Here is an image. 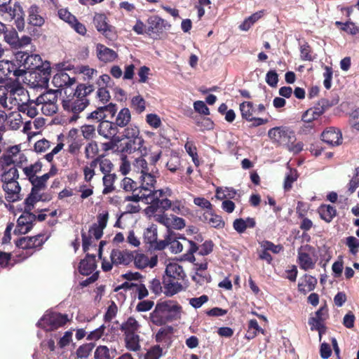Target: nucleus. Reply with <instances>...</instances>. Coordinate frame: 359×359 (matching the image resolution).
<instances>
[{"mask_svg": "<svg viewBox=\"0 0 359 359\" xmlns=\"http://www.w3.org/2000/svg\"><path fill=\"white\" fill-rule=\"evenodd\" d=\"M141 192L135 194L133 192L131 196H128L126 197L125 201H133L136 204H137L140 201H143L146 204H149L144 211L147 216H151L154 215L156 212V207H162L164 208H167L170 202L165 198H161L163 196H172L173 192L172 189L169 187H164L163 189H159L158 190L150 191L148 193H142L140 194Z\"/></svg>", "mask_w": 359, "mask_h": 359, "instance_id": "f257e3e1", "label": "nucleus"}, {"mask_svg": "<svg viewBox=\"0 0 359 359\" xmlns=\"http://www.w3.org/2000/svg\"><path fill=\"white\" fill-rule=\"evenodd\" d=\"M93 90V85L79 84L72 95H69L63 99L64 109L72 113V116L69 118V122L76 121L79 118V114L89 104L87 96Z\"/></svg>", "mask_w": 359, "mask_h": 359, "instance_id": "f03ea898", "label": "nucleus"}, {"mask_svg": "<svg viewBox=\"0 0 359 359\" xmlns=\"http://www.w3.org/2000/svg\"><path fill=\"white\" fill-rule=\"evenodd\" d=\"M67 321V315L47 311L39 320L37 325L45 331L49 332L65 325Z\"/></svg>", "mask_w": 359, "mask_h": 359, "instance_id": "7ed1b4c3", "label": "nucleus"}, {"mask_svg": "<svg viewBox=\"0 0 359 359\" xmlns=\"http://www.w3.org/2000/svg\"><path fill=\"white\" fill-rule=\"evenodd\" d=\"M50 65L48 62H45L41 67L29 73L30 86L34 88H45L50 77Z\"/></svg>", "mask_w": 359, "mask_h": 359, "instance_id": "20e7f679", "label": "nucleus"}, {"mask_svg": "<svg viewBox=\"0 0 359 359\" xmlns=\"http://www.w3.org/2000/svg\"><path fill=\"white\" fill-rule=\"evenodd\" d=\"M8 93L6 95V104L8 107L4 108L12 109L13 107L21 106L25 101H28L29 95L27 91L20 85H11L6 87Z\"/></svg>", "mask_w": 359, "mask_h": 359, "instance_id": "39448f33", "label": "nucleus"}, {"mask_svg": "<svg viewBox=\"0 0 359 359\" xmlns=\"http://www.w3.org/2000/svg\"><path fill=\"white\" fill-rule=\"evenodd\" d=\"M43 243V235L21 238L16 243V245L22 250V251L19 252V256H22V259L29 257L33 254L34 250L40 248Z\"/></svg>", "mask_w": 359, "mask_h": 359, "instance_id": "423d86ee", "label": "nucleus"}, {"mask_svg": "<svg viewBox=\"0 0 359 359\" xmlns=\"http://www.w3.org/2000/svg\"><path fill=\"white\" fill-rule=\"evenodd\" d=\"M268 137L273 144L279 146H285L295 139L294 132L285 126L271 128L268 131Z\"/></svg>", "mask_w": 359, "mask_h": 359, "instance_id": "0eeeda50", "label": "nucleus"}, {"mask_svg": "<svg viewBox=\"0 0 359 359\" xmlns=\"http://www.w3.org/2000/svg\"><path fill=\"white\" fill-rule=\"evenodd\" d=\"M25 75V69L18 67L13 61L0 60V83L8 79H19Z\"/></svg>", "mask_w": 359, "mask_h": 359, "instance_id": "6e6552de", "label": "nucleus"}, {"mask_svg": "<svg viewBox=\"0 0 359 359\" xmlns=\"http://www.w3.org/2000/svg\"><path fill=\"white\" fill-rule=\"evenodd\" d=\"M146 33L153 38L163 34L165 30L169 29L171 25L158 15L151 16L147 19Z\"/></svg>", "mask_w": 359, "mask_h": 359, "instance_id": "1a4fd4ad", "label": "nucleus"}, {"mask_svg": "<svg viewBox=\"0 0 359 359\" xmlns=\"http://www.w3.org/2000/svg\"><path fill=\"white\" fill-rule=\"evenodd\" d=\"M93 22L97 30L101 32L107 39L112 41L116 38L115 28L109 25L107 16L103 13H96Z\"/></svg>", "mask_w": 359, "mask_h": 359, "instance_id": "9d476101", "label": "nucleus"}, {"mask_svg": "<svg viewBox=\"0 0 359 359\" xmlns=\"http://www.w3.org/2000/svg\"><path fill=\"white\" fill-rule=\"evenodd\" d=\"M313 255V249L309 245L302 246L298 250V263L301 269L307 271L315 267L316 260Z\"/></svg>", "mask_w": 359, "mask_h": 359, "instance_id": "9b49d317", "label": "nucleus"}, {"mask_svg": "<svg viewBox=\"0 0 359 359\" xmlns=\"http://www.w3.org/2000/svg\"><path fill=\"white\" fill-rule=\"evenodd\" d=\"M170 234H172V238L169 241V245L172 252L175 254L180 253L182 251L184 248H187V252L190 254H193L197 251L198 246L194 241L183 238V242H180L177 240L178 238L173 231H170Z\"/></svg>", "mask_w": 359, "mask_h": 359, "instance_id": "f8f14e48", "label": "nucleus"}, {"mask_svg": "<svg viewBox=\"0 0 359 359\" xmlns=\"http://www.w3.org/2000/svg\"><path fill=\"white\" fill-rule=\"evenodd\" d=\"M36 216L28 211L24 212L20 216L17 221V226L14 230L15 233L25 234L33 227Z\"/></svg>", "mask_w": 359, "mask_h": 359, "instance_id": "ddd939ff", "label": "nucleus"}, {"mask_svg": "<svg viewBox=\"0 0 359 359\" xmlns=\"http://www.w3.org/2000/svg\"><path fill=\"white\" fill-rule=\"evenodd\" d=\"M158 176V170H154V167L151 168L150 170L142 174L140 176V186L139 187L140 192L142 190L150 192V191L155 190V185L156 183V178Z\"/></svg>", "mask_w": 359, "mask_h": 359, "instance_id": "4468645a", "label": "nucleus"}, {"mask_svg": "<svg viewBox=\"0 0 359 359\" xmlns=\"http://www.w3.org/2000/svg\"><path fill=\"white\" fill-rule=\"evenodd\" d=\"M111 261L114 264L128 265L134 259V252L128 250H112L110 253Z\"/></svg>", "mask_w": 359, "mask_h": 359, "instance_id": "2eb2a0df", "label": "nucleus"}, {"mask_svg": "<svg viewBox=\"0 0 359 359\" xmlns=\"http://www.w3.org/2000/svg\"><path fill=\"white\" fill-rule=\"evenodd\" d=\"M96 55L100 62L111 63L118 58V53L102 43L96 45Z\"/></svg>", "mask_w": 359, "mask_h": 359, "instance_id": "dca6fc26", "label": "nucleus"}, {"mask_svg": "<svg viewBox=\"0 0 359 359\" xmlns=\"http://www.w3.org/2000/svg\"><path fill=\"white\" fill-rule=\"evenodd\" d=\"M322 140L331 146H338L342 142L341 131L335 128H326L321 134Z\"/></svg>", "mask_w": 359, "mask_h": 359, "instance_id": "f3484780", "label": "nucleus"}, {"mask_svg": "<svg viewBox=\"0 0 359 359\" xmlns=\"http://www.w3.org/2000/svg\"><path fill=\"white\" fill-rule=\"evenodd\" d=\"M7 14L12 20H15V25L18 30L21 31L25 27L24 12L19 4H15L13 7L7 8Z\"/></svg>", "mask_w": 359, "mask_h": 359, "instance_id": "a211bd4d", "label": "nucleus"}, {"mask_svg": "<svg viewBox=\"0 0 359 359\" xmlns=\"http://www.w3.org/2000/svg\"><path fill=\"white\" fill-rule=\"evenodd\" d=\"M2 189L5 192V198L8 201L15 202L21 198V187L18 182L2 184Z\"/></svg>", "mask_w": 359, "mask_h": 359, "instance_id": "6ab92c4d", "label": "nucleus"}, {"mask_svg": "<svg viewBox=\"0 0 359 359\" xmlns=\"http://www.w3.org/2000/svg\"><path fill=\"white\" fill-rule=\"evenodd\" d=\"M165 274L169 279L175 280H184L187 277L182 266L175 262H170L167 264Z\"/></svg>", "mask_w": 359, "mask_h": 359, "instance_id": "aec40b11", "label": "nucleus"}, {"mask_svg": "<svg viewBox=\"0 0 359 359\" xmlns=\"http://www.w3.org/2000/svg\"><path fill=\"white\" fill-rule=\"evenodd\" d=\"M163 311L170 318H177L180 317L182 312V306L176 302L172 300H167L159 302Z\"/></svg>", "mask_w": 359, "mask_h": 359, "instance_id": "412c9836", "label": "nucleus"}, {"mask_svg": "<svg viewBox=\"0 0 359 359\" xmlns=\"http://www.w3.org/2000/svg\"><path fill=\"white\" fill-rule=\"evenodd\" d=\"M95 256L87 255L86 257L80 262L79 271L84 276L91 274L96 269Z\"/></svg>", "mask_w": 359, "mask_h": 359, "instance_id": "4be33fe9", "label": "nucleus"}, {"mask_svg": "<svg viewBox=\"0 0 359 359\" xmlns=\"http://www.w3.org/2000/svg\"><path fill=\"white\" fill-rule=\"evenodd\" d=\"M27 20L29 24L34 27H41L44 24L45 19L41 14V10L39 6L34 4L29 7Z\"/></svg>", "mask_w": 359, "mask_h": 359, "instance_id": "5701e85b", "label": "nucleus"}, {"mask_svg": "<svg viewBox=\"0 0 359 359\" xmlns=\"http://www.w3.org/2000/svg\"><path fill=\"white\" fill-rule=\"evenodd\" d=\"M149 320L153 324L158 326L165 325L169 320L168 316L163 311L159 302L156 304L154 309L150 313Z\"/></svg>", "mask_w": 359, "mask_h": 359, "instance_id": "b1692460", "label": "nucleus"}, {"mask_svg": "<svg viewBox=\"0 0 359 359\" xmlns=\"http://www.w3.org/2000/svg\"><path fill=\"white\" fill-rule=\"evenodd\" d=\"M97 132L105 139L111 140L116 135L117 128L112 122L102 121L99 124Z\"/></svg>", "mask_w": 359, "mask_h": 359, "instance_id": "393cba45", "label": "nucleus"}, {"mask_svg": "<svg viewBox=\"0 0 359 359\" xmlns=\"http://www.w3.org/2000/svg\"><path fill=\"white\" fill-rule=\"evenodd\" d=\"M76 82L74 77L71 78L64 72L57 73L52 79V83L56 88L69 87Z\"/></svg>", "mask_w": 359, "mask_h": 359, "instance_id": "a878e982", "label": "nucleus"}, {"mask_svg": "<svg viewBox=\"0 0 359 359\" xmlns=\"http://www.w3.org/2000/svg\"><path fill=\"white\" fill-rule=\"evenodd\" d=\"M8 154L12 159L13 167H21L22 165L27 161V158L23 152H22L18 146H13L7 150Z\"/></svg>", "mask_w": 359, "mask_h": 359, "instance_id": "bb28decb", "label": "nucleus"}, {"mask_svg": "<svg viewBox=\"0 0 359 359\" xmlns=\"http://www.w3.org/2000/svg\"><path fill=\"white\" fill-rule=\"evenodd\" d=\"M183 289L182 285L179 280L172 279H164L163 293L167 297H172L180 292Z\"/></svg>", "mask_w": 359, "mask_h": 359, "instance_id": "cd10ccee", "label": "nucleus"}, {"mask_svg": "<svg viewBox=\"0 0 359 359\" xmlns=\"http://www.w3.org/2000/svg\"><path fill=\"white\" fill-rule=\"evenodd\" d=\"M170 196H163L161 198H166L170 204L167 208H164L162 207H156V212H165L169 209H171L172 212L177 215H184L188 212L187 209L182 204L181 201L177 200L175 201H171L168 198Z\"/></svg>", "mask_w": 359, "mask_h": 359, "instance_id": "c85d7f7f", "label": "nucleus"}, {"mask_svg": "<svg viewBox=\"0 0 359 359\" xmlns=\"http://www.w3.org/2000/svg\"><path fill=\"white\" fill-rule=\"evenodd\" d=\"M239 109L243 118L248 121H252L254 115L256 114V110L251 102H243L240 104Z\"/></svg>", "mask_w": 359, "mask_h": 359, "instance_id": "c756f323", "label": "nucleus"}, {"mask_svg": "<svg viewBox=\"0 0 359 359\" xmlns=\"http://www.w3.org/2000/svg\"><path fill=\"white\" fill-rule=\"evenodd\" d=\"M38 105L36 100H29L28 98V101H25L21 106H19L18 111L19 112L27 114L31 118H34L38 114V110L36 109V106Z\"/></svg>", "mask_w": 359, "mask_h": 359, "instance_id": "7c9ffc66", "label": "nucleus"}, {"mask_svg": "<svg viewBox=\"0 0 359 359\" xmlns=\"http://www.w3.org/2000/svg\"><path fill=\"white\" fill-rule=\"evenodd\" d=\"M140 130L137 126H130L123 131V136L126 139H133V143L137 145H143L144 140L139 135Z\"/></svg>", "mask_w": 359, "mask_h": 359, "instance_id": "2f4dec72", "label": "nucleus"}, {"mask_svg": "<svg viewBox=\"0 0 359 359\" xmlns=\"http://www.w3.org/2000/svg\"><path fill=\"white\" fill-rule=\"evenodd\" d=\"M27 61L22 69H25V74H27V70H34L39 68L44 63L42 62V60L40 55L36 54H32L27 55Z\"/></svg>", "mask_w": 359, "mask_h": 359, "instance_id": "473e14b6", "label": "nucleus"}, {"mask_svg": "<svg viewBox=\"0 0 359 359\" xmlns=\"http://www.w3.org/2000/svg\"><path fill=\"white\" fill-rule=\"evenodd\" d=\"M318 212L322 219L326 222H330L337 215L336 209L330 205H322L318 209Z\"/></svg>", "mask_w": 359, "mask_h": 359, "instance_id": "72a5a7b5", "label": "nucleus"}, {"mask_svg": "<svg viewBox=\"0 0 359 359\" xmlns=\"http://www.w3.org/2000/svg\"><path fill=\"white\" fill-rule=\"evenodd\" d=\"M18 178H19L18 170L15 167H11L8 170L3 171L1 175V180L2 184H5L6 183L10 184L11 182H18Z\"/></svg>", "mask_w": 359, "mask_h": 359, "instance_id": "f704fd0d", "label": "nucleus"}, {"mask_svg": "<svg viewBox=\"0 0 359 359\" xmlns=\"http://www.w3.org/2000/svg\"><path fill=\"white\" fill-rule=\"evenodd\" d=\"M317 284V279L311 276H306L305 280L298 284V290L299 292L306 294L314 290Z\"/></svg>", "mask_w": 359, "mask_h": 359, "instance_id": "c9c22d12", "label": "nucleus"}, {"mask_svg": "<svg viewBox=\"0 0 359 359\" xmlns=\"http://www.w3.org/2000/svg\"><path fill=\"white\" fill-rule=\"evenodd\" d=\"M6 121L8 127L14 130L19 129L22 123V118L19 111L10 113L7 115Z\"/></svg>", "mask_w": 359, "mask_h": 359, "instance_id": "e433bc0d", "label": "nucleus"}, {"mask_svg": "<svg viewBox=\"0 0 359 359\" xmlns=\"http://www.w3.org/2000/svg\"><path fill=\"white\" fill-rule=\"evenodd\" d=\"M132 167L134 171L140 173V175L151 170L147 162L142 156L137 157L134 159L132 163Z\"/></svg>", "mask_w": 359, "mask_h": 359, "instance_id": "4c0bfd02", "label": "nucleus"}, {"mask_svg": "<svg viewBox=\"0 0 359 359\" xmlns=\"http://www.w3.org/2000/svg\"><path fill=\"white\" fill-rule=\"evenodd\" d=\"M116 351H110L106 346H98L94 353L95 359H113Z\"/></svg>", "mask_w": 359, "mask_h": 359, "instance_id": "58836bf2", "label": "nucleus"}, {"mask_svg": "<svg viewBox=\"0 0 359 359\" xmlns=\"http://www.w3.org/2000/svg\"><path fill=\"white\" fill-rule=\"evenodd\" d=\"M116 179V175L114 173L104 175L102 178L103 185L104 187L102 190L103 194H108L115 189L114 183Z\"/></svg>", "mask_w": 359, "mask_h": 359, "instance_id": "ea45409f", "label": "nucleus"}, {"mask_svg": "<svg viewBox=\"0 0 359 359\" xmlns=\"http://www.w3.org/2000/svg\"><path fill=\"white\" fill-rule=\"evenodd\" d=\"M126 344L128 349L136 351L140 348V337L136 333L126 334Z\"/></svg>", "mask_w": 359, "mask_h": 359, "instance_id": "a19ab883", "label": "nucleus"}, {"mask_svg": "<svg viewBox=\"0 0 359 359\" xmlns=\"http://www.w3.org/2000/svg\"><path fill=\"white\" fill-rule=\"evenodd\" d=\"M42 164L41 162L37 161L33 164L29 165V166H26L23 168V172L26 177L28 178L29 181L32 179L37 177L36 175L41 170Z\"/></svg>", "mask_w": 359, "mask_h": 359, "instance_id": "79ce46f5", "label": "nucleus"}, {"mask_svg": "<svg viewBox=\"0 0 359 359\" xmlns=\"http://www.w3.org/2000/svg\"><path fill=\"white\" fill-rule=\"evenodd\" d=\"M40 201H43V196L31 191V193L25 201V211L30 212L34 208V204Z\"/></svg>", "mask_w": 359, "mask_h": 359, "instance_id": "37998d69", "label": "nucleus"}, {"mask_svg": "<svg viewBox=\"0 0 359 359\" xmlns=\"http://www.w3.org/2000/svg\"><path fill=\"white\" fill-rule=\"evenodd\" d=\"M139 328L140 324L133 317L128 318L122 325V330L124 331L125 334L136 333Z\"/></svg>", "mask_w": 359, "mask_h": 359, "instance_id": "c03bdc74", "label": "nucleus"}, {"mask_svg": "<svg viewBox=\"0 0 359 359\" xmlns=\"http://www.w3.org/2000/svg\"><path fill=\"white\" fill-rule=\"evenodd\" d=\"M130 118V110L128 108H123L117 115L116 124L119 127H124L129 123Z\"/></svg>", "mask_w": 359, "mask_h": 359, "instance_id": "a18cd8bd", "label": "nucleus"}, {"mask_svg": "<svg viewBox=\"0 0 359 359\" xmlns=\"http://www.w3.org/2000/svg\"><path fill=\"white\" fill-rule=\"evenodd\" d=\"M298 174L295 169L288 168L287 172L285 174L284 180V189L289 191L292 187V184L297 180Z\"/></svg>", "mask_w": 359, "mask_h": 359, "instance_id": "49530a36", "label": "nucleus"}, {"mask_svg": "<svg viewBox=\"0 0 359 359\" xmlns=\"http://www.w3.org/2000/svg\"><path fill=\"white\" fill-rule=\"evenodd\" d=\"M173 328L171 326L161 327L156 334V341L161 343L168 340L172 334Z\"/></svg>", "mask_w": 359, "mask_h": 359, "instance_id": "de8ad7c7", "label": "nucleus"}, {"mask_svg": "<svg viewBox=\"0 0 359 359\" xmlns=\"http://www.w3.org/2000/svg\"><path fill=\"white\" fill-rule=\"evenodd\" d=\"M133 262L136 268L143 269L148 266L149 258L142 253L134 251V259Z\"/></svg>", "mask_w": 359, "mask_h": 359, "instance_id": "09e8293b", "label": "nucleus"}, {"mask_svg": "<svg viewBox=\"0 0 359 359\" xmlns=\"http://www.w3.org/2000/svg\"><path fill=\"white\" fill-rule=\"evenodd\" d=\"M236 194V190L233 188H217L216 190V197L220 200H224L225 198H234Z\"/></svg>", "mask_w": 359, "mask_h": 359, "instance_id": "8fccbe9b", "label": "nucleus"}, {"mask_svg": "<svg viewBox=\"0 0 359 359\" xmlns=\"http://www.w3.org/2000/svg\"><path fill=\"white\" fill-rule=\"evenodd\" d=\"M157 212H156L155 213H154V215H151L150 217H154V220L156 222L165 226L168 229V231H171L170 230L171 217H169L164 212H160V213H157Z\"/></svg>", "mask_w": 359, "mask_h": 359, "instance_id": "3c124183", "label": "nucleus"}, {"mask_svg": "<svg viewBox=\"0 0 359 359\" xmlns=\"http://www.w3.org/2000/svg\"><path fill=\"white\" fill-rule=\"evenodd\" d=\"M18 34L14 29L6 30L4 32V40L13 48H17L18 44Z\"/></svg>", "mask_w": 359, "mask_h": 359, "instance_id": "603ef678", "label": "nucleus"}, {"mask_svg": "<svg viewBox=\"0 0 359 359\" xmlns=\"http://www.w3.org/2000/svg\"><path fill=\"white\" fill-rule=\"evenodd\" d=\"M322 113L323 111L319 108L309 109L302 115V121L305 123H311L317 119Z\"/></svg>", "mask_w": 359, "mask_h": 359, "instance_id": "864d4df0", "label": "nucleus"}, {"mask_svg": "<svg viewBox=\"0 0 359 359\" xmlns=\"http://www.w3.org/2000/svg\"><path fill=\"white\" fill-rule=\"evenodd\" d=\"M195 123L201 131L212 130L214 127L213 121L207 117H200L195 118Z\"/></svg>", "mask_w": 359, "mask_h": 359, "instance_id": "5fc2aeb1", "label": "nucleus"}, {"mask_svg": "<svg viewBox=\"0 0 359 359\" xmlns=\"http://www.w3.org/2000/svg\"><path fill=\"white\" fill-rule=\"evenodd\" d=\"M121 187L126 192H135L140 191L137 184L130 177H125L121 183Z\"/></svg>", "mask_w": 359, "mask_h": 359, "instance_id": "6e6d98bb", "label": "nucleus"}, {"mask_svg": "<svg viewBox=\"0 0 359 359\" xmlns=\"http://www.w3.org/2000/svg\"><path fill=\"white\" fill-rule=\"evenodd\" d=\"M144 241L153 244L157 241V228L155 225L148 227L144 232Z\"/></svg>", "mask_w": 359, "mask_h": 359, "instance_id": "4d7b16f0", "label": "nucleus"}, {"mask_svg": "<svg viewBox=\"0 0 359 359\" xmlns=\"http://www.w3.org/2000/svg\"><path fill=\"white\" fill-rule=\"evenodd\" d=\"M131 107L137 113L140 114L145 110V100L140 95L134 96L131 100Z\"/></svg>", "mask_w": 359, "mask_h": 359, "instance_id": "13d9d810", "label": "nucleus"}, {"mask_svg": "<svg viewBox=\"0 0 359 359\" xmlns=\"http://www.w3.org/2000/svg\"><path fill=\"white\" fill-rule=\"evenodd\" d=\"M205 219L208 220L209 224L215 228H222L224 226V222L221 216L214 215L211 212H208L205 215Z\"/></svg>", "mask_w": 359, "mask_h": 359, "instance_id": "bf43d9fd", "label": "nucleus"}, {"mask_svg": "<svg viewBox=\"0 0 359 359\" xmlns=\"http://www.w3.org/2000/svg\"><path fill=\"white\" fill-rule=\"evenodd\" d=\"M259 244L262 249L271 251L273 254H278L283 250V247L281 245H275L269 241H262L259 242Z\"/></svg>", "mask_w": 359, "mask_h": 359, "instance_id": "052dcab7", "label": "nucleus"}, {"mask_svg": "<svg viewBox=\"0 0 359 359\" xmlns=\"http://www.w3.org/2000/svg\"><path fill=\"white\" fill-rule=\"evenodd\" d=\"M98 164L97 160H93L88 165L83 168L84 180L86 182H89L91 181L95 175V168Z\"/></svg>", "mask_w": 359, "mask_h": 359, "instance_id": "680f3d73", "label": "nucleus"}, {"mask_svg": "<svg viewBox=\"0 0 359 359\" xmlns=\"http://www.w3.org/2000/svg\"><path fill=\"white\" fill-rule=\"evenodd\" d=\"M300 57L304 61H313L316 56L313 54L311 47L307 43H304L300 46Z\"/></svg>", "mask_w": 359, "mask_h": 359, "instance_id": "e2e57ef3", "label": "nucleus"}, {"mask_svg": "<svg viewBox=\"0 0 359 359\" xmlns=\"http://www.w3.org/2000/svg\"><path fill=\"white\" fill-rule=\"evenodd\" d=\"M94 160L98 161L100 171L104 174H109L113 170L114 165L109 159L97 158Z\"/></svg>", "mask_w": 359, "mask_h": 359, "instance_id": "0e129e2a", "label": "nucleus"}, {"mask_svg": "<svg viewBox=\"0 0 359 359\" xmlns=\"http://www.w3.org/2000/svg\"><path fill=\"white\" fill-rule=\"evenodd\" d=\"M312 330H317L319 334V338L321 339L322 334L325 332V327L324 326L323 321L313 317L311 318L309 321Z\"/></svg>", "mask_w": 359, "mask_h": 359, "instance_id": "69168bd1", "label": "nucleus"}, {"mask_svg": "<svg viewBox=\"0 0 359 359\" xmlns=\"http://www.w3.org/2000/svg\"><path fill=\"white\" fill-rule=\"evenodd\" d=\"M56 100L57 97L55 93L53 91H47L36 98V102L38 104L51 103L56 102Z\"/></svg>", "mask_w": 359, "mask_h": 359, "instance_id": "338daca9", "label": "nucleus"}, {"mask_svg": "<svg viewBox=\"0 0 359 359\" xmlns=\"http://www.w3.org/2000/svg\"><path fill=\"white\" fill-rule=\"evenodd\" d=\"M162 351L159 346H154L147 351L144 359H159L162 355Z\"/></svg>", "mask_w": 359, "mask_h": 359, "instance_id": "774afa93", "label": "nucleus"}]
</instances>
